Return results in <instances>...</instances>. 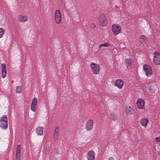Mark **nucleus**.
I'll return each mask as SVG.
<instances>
[{"instance_id":"f257e3e1","label":"nucleus","mask_w":160,"mask_h":160,"mask_svg":"<svg viewBox=\"0 0 160 160\" xmlns=\"http://www.w3.org/2000/svg\"><path fill=\"white\" fill-rule=\"evenodd\" d=\"M98 20L99 25L102 27H105L107 24V20L106 16L103 14L100 15L98 16Z\"/></svg>"},{"instance_id":"f03ea898","label":"nucleus","mask_w":160,"mask_h":160,"mask_svg":"<svg viewBox=\"0 0 160 160\" xmlns=\"http://www.w3.org/2000/svg\"><path fill=\"white\" fill-rule=\"evenodd\" d=\"M8 118L6 115L2 116L0 120V126L3 129L8 128Z\"/></svg>"},{"instance_id":"7ed1b4c3","label":"nucleus","mask_w":160,"mask_h":160,"mask_svg":"<svg viewBox=\"0 0 160 160\" xmlns=\"http://www.w3.org/2000/svg\"><path fill=\"white\" fill-rule=\"evenodd\" d=\"M54 20L57 24H60L62 22V14L59 9L56 10L54 13Z\"/></svg>"},{"instance_id":"20e7f679","label":"nucleus","mask_w":160,"mask_h":160,"mask_svg":"<svg viewBox=\"0 0 160 160\" xmlns=\"http://www.w3.org/2000/svg\"><path fill=\"white\" fill-rule=\"evenodd\" d=\"M112 31L115 35H117L121 32V27L118 24L115 23L113 24L112 27Z\"/></svg>"},{"instance_id":"39448f33","label":"nucleus","mask_w":160,"mask_h":160,"mask_svg":"<svg viewBox=\"0 0 160 160\" xmlns=\"http://www.w3.org/2000/svg\"><path fill=\"white\" fill-rule=\"evenodd\" d=\"M153 61L154 63L157 65H160V53L158 52H154L153 54Z\"/></svg>"},{"instance_id":"423d86ee","label":"nucleus","mask_w":160,"mask_h":160,"mask_svg":"<svg viewBox=\"0 0 160 160\" xmlns=\"http://www.w3.org/2000/svg\"><path fill=\"white\" fill-rule=\"evenodd\" d=\"M90 66L91 68V70L94 74H98L99 73L100 68L97 64L93 62L91 64Z\"/></svg>"},{"instance_id":"0eeeda50","label":"nucleus","mask_w":160,"mask_h":160,"mask_svg":"<svg viewBox=\"0 0 160 160\" xmlns=\"http://www.w3.org/2000/svg\"><path fill=\"white\" fill-rule=\"evenodd\" d=\"M93 121L92 119H89L87 122L85 128L87 130L90 131L92 130L93 127Z\"/></svg>"},{"instance_id":"6e6552de","label":"nucleus","mask_w":160,"mask_h":160,"mask_svg":"<svg viewBox=\"0 0 160 160\" xmlns=\"http://www.w3.org/2000/svg\"><path fill=\"white\" fill-rule=\"evenodd\" d=\"M37 103L38 99L37 98L35 97L32 99L31 104V110L32 111H36Z\"/></svg>"},{"instance_id":"1a4fd4ad","label":"nucleus","mask_w":160,"mask_h":160,"mask_svg":"<svg viewBox=\"0 0 160 160\" xmlns=\"http://www.w3.org/2000/svg\"><path fill=\"white\" fill-rule=\"evenodd\" d=\"M28 17L26 15L20 14L18 17V20L20 22H24L28 20Z\"/></svg>"},{"instance_id":"9d476101","label":"nucleus","mask_w":160,"mask_h":160,"mask_svg":"<svg viewBox=\"0 0 160 160\" xmlns=\"http://www.w3.org/2000/svg\"><path fill=\"white\" fill-rule=\"evenodd\" d=\"M137 105L139 108H143L144 107V102L143 100L141 98H138L137 102Z\"/></svg>"},{"instance_id":"9b49d317","label":"nucleus","mask_w":160,"mask_h":160,"mask_svg":"<svg viewBox=\"0 0 160 160\" xmlns=\"http://www.w3.org/2000/svg\"><path fill=\"white\" fill-rule=\"evenodd\" d=\"M124 85V82L120 79L117 80L115 83V85L119 89H121Z\"/></svg>"},{"instance_id":"f8f14e48","label":"nucleus","mask_w":160,"mask_h":160,"mask_svg":"<svg viewBox=\"0 0 160 160\" xmlns=\"http://www.w3.org/2000/svg\"><path fill=\"white\" fill-rule=\"evenodd\" d=\"M87 158L88 160H94V152L92 150L89 151L87 155Z\"/></svg>"},{"instance_id":"ddd939ff","label":"nucleus","mask_w":160,"mask_h":160,"mask_svg":"<svg viewBox=\"0 0 160 160\" xmlns=\"http://www.w3.org/2000/svg\"><path fill=\"white\" fill-rule=\"evenodd\" d=\"M140 125L144 128H146L147 127V124L149 122L148 120L146 118H142L140 121Z\"/></svg>"},{"instance_id":"4468645a","label":"nucleus","mask_w":160,"mask_h":160,"mask_svg":"<svg viewBox=\"0 0 160 160\" xmlns=\"http://www.w3.org/2000/svg\"><path fill=\"white\" fill-rule=\"evenodd\" d=\"M16 160H19L21 156V146L18 145L16 149Z\"/></svg>"},{"instance_id":"2eb2a0df","label":"nucleus","mask_w":160,"mask_h":160,"mask_svg":"<svg viewBox=\"0 0 160 160\" xmlns=\"http://www.w3.org/2000/svg\"><path fill=\"white\" fill-rule=\"evenodd\" d=\"M2 77L3 78H4L7 74L5 64L4 63L2 64Z\"/></svg>"},{"instance_id":"dca6fc26","label":"nucleus","mask_w":160,"mask_h":160,"mask_svg":"<svg viewBox=\"0 0 160 160\" xmlns=\"http://www.w3.org/2000/svg\"><path fill=\"white\" fill-rule=\"evenodd\" d=\"M133 109L131 106L128 105L126 106V112L127 115H130L133 114Z\"/></svg>"},{"instance_id":"f3484780","label":"nucleus","mask_w":160,"mask_h":160,"mask_svg":"<svg viewBox=\"0 0 160 160\" xmlns=\"http://www.w3.org/2000/svg\"><path fill=\"white\" fill-rule=\"evenodd\" d=\"M143 69L146 72V74L147 76H150V67L147 65H145L143 66Z\"/></svg>"},{"instance_id":"a211bd4d","label":"nucleus","mask_w":160,"mask_h":160,"mask_svg":"<svg viewBox=\"0 0 160 160\" xmlns=\"http://www.w3.org/2000/svg\"><path fill=\"white\" fill-rule=\"evenodd\" d=\"M43 127H42L39 126L36 129V132L38 135H42L43 134Z\"/></svg>"},{"instance_id":"6ab92c4d","label":"nucleus","mask_w":160,"mask_h":160,"mask_svg":"<svg viewBox=\"0 0 160 160\" xmlns=\"http://www.w3.org/2000/svg\"><path fill=\"white\" fill-rule=\"evenodd\" d=\"M132 62L131 60L130 59H126L125 60V64L127 67H131Z\"/></svg>"},{"instance_id":"aec40b11","label":"nucleus","mask_w":160,"mask_h":160,"mask_svg":"<svg viewBox=\"0 0 160 160\" xmlns=\"http://www.w3.org/2000/svg\"><path fill=\"white\" fill-rule=\"evenodd\" d=\"M111 118L112 120L116 121L117 119L118 118L116 115L113 113L111 114Z\"/></svg>"},{"instance_id":"412c9836","label":"nucleus","mask_w":160,"mask_h":160,"mask_svg":"<svg viewBox=\"0 0 160 160\" xmlns=\"http://www.w3.org/2000/svg\"><path fill=\"white\" fill-rule=\"evenodd\" d=\"M50 147L49 146H46L45 147V152L46 154H48L49 152Z\"/></svg>"},{"instance_id":"4be33fe9","label":"nucleus","mask_w":160,"mask_h":160,"mask_svg":"<svg viewBox=\"0 0 160 160\" xmlns=\"http://www.w3.org/2000/svg\"><path fill=\"white\" fill-rule=\"evenodd\" d=\"M5 31L2 28H0V38H2V35L4 34Z\"/></svg>"},{"instance_id":"5701e85b","label":"nucleus","mask_w":160,"mask_h":160,"mask_svg":"<svg viewBox=\"0 0 160 160\" xmlns=\"http://www.w3.org/2000/svg\"><path fill=\"white\" fill-rule=\"evenodd\" d=\"M109 44L108 43L105 42L102 44L99 45V48H101L102 47H108L109 46Z\"/></svg>"},{"instance_id":"b1692460","label":"nucleus","mask_w":160,"mask_h":160,"mask_svg":"<svg viewBox=\"0 0 160 160\" xmlns=\"http://www.w3.org/2000/svg\"><path fill=\"white\" fill-rule=\"evenodd\" d=\"M22 91L21 87V86H18L16 89V92L18 93H20Z\"/></svg>"},{"instance_id":"393cba45","label":"nucleus","mask_w":160,"mask_h":160,"mask_svg":"<svg viewBox=\"0 0 160 160\" xmlns=\"http://www.w3.org/2000/svg\"><path fill=\"white\" fill-rule=\"evenodd\" d=\"M59 132V128L58 127H56L54 132V133H58Z\"/></svg>"},{"instance_id":"a878e982","label":"nucleus","mask_w":160,"mask_h":160,"mask_svg":"<svg viewBox=\"0 0 160 160\" xmlns=\"http://www.w3.org/2000/svg\"><path fill=\"white\" fill-rule=\"evenodd\" d=\"M140 38L141 39H142L143 40V41H145L147 39L146 37L143 35H142L140 36Z\"/></svg>"},{"instance_id":"bb28decb","label":"nucleus","mask_w":160,"mask_h":160,"mask_svg":"<svg viewBox=\"0 0 160 160\" xmlns=\"http://www.w3.org/2000/svg\"><path fill=\"white\" fill-rule=\"evenodd\" d=\"M90 27L91 28L93 29L96 27V26L94 23H92L91 24Z\"/></svg>"},{"instance_id":"cd10ccee","label":"nucleus","mask_w":160,"mask_h":160,"mask_svg":"<svg viewBox=\"0 0 160 160\" xmlns=\"http://www.w3.org/2000/svg\"><path fill=\"white\" fill-rule=\"evenodd\" d=\"M58 133H54V139H57L58 136Z\"/></svg>"},{"instance_id":"c85d7f7f","label":"nucleus","mask_w":160,"mask_h":160,"mask_svg":"<svg viewBox=\"0 0 160 160\" xmlns=\"http://www.w3.org/2000/svg\"><path fill=\"white\" fill-rule=\"evenodd\" d=\"M155 139L157 142H160V137H157Z\"/></svg>"},{"instance_id":"c756f323","label":"nucleus","mask_w":160,"mask_h":160,"mask_svg":"<svg viewBox=\"0 0 160 160\" xmlns=\"http://www.w3.org/2000/svg\"><path fill=\"white\" fill-rule=\"evenodd\" d=\"M108 160H114V159L112 157H110L109 158Z\"/></svg>"},{"instance_id":"7c9ffc66","label":"nucleus","mask_w":160,"mask_h":160,"mask_svg":"<svg viewBox=\"0 0 160 160\" xmlns=\"http://www.w3.org/2000/svg\"><path fill=\"white\" fill-rule=\"evenodd\" d=\"M150 73H151V75L152 74V71L151 70V72H150Z\"/></svg>"},{"instance_id":"2f4dec72","label":"nucleus","mask_w":160,"mask_h":160,"mask_svg":"<svg viewBox=\"0 0 160 160\" xmlns=\"http://www.w3.org/2000/svg\"><path fill=\"white\" fill-rule=\"evenodd\" d=\"M116 7L117 8H118V7H117V5L116 6Z\"/></svg>"}]
</instances>
